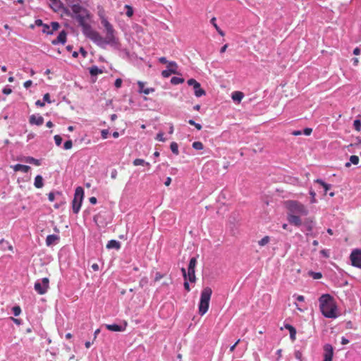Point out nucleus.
I'll return each instance as SVG.
<instances>
[{"instance_id": "nucleus-1", "label": "nucleus", "mask_w": 361, "mask_h": 361, "mask_svg": "<svg viewBox=\"0 0 361 361\" xmlns=\"http://www.w3.org/2000/svg\"><path fill=\"white\" fill-rule=\"evenodd\" d=\"M319 307L322 314L327 318H336V306L334 298L329 294L322 295L319 299Z\"/></svg>"}, {"instance_id": "nucleus-2", "label": "nucleus", "mask_w": 361, "mask_h": 361, "mask_svg": "<svg viewBox=\"0 0 361 361\" xmlns=\"http://www.w3.org/2000/svg\"><path fill=\"white\" fill-rule=\"evenodd\" d=\"M212 290L210 287L208 286L204 287L201 292L200 300L198 305L199 314L201 316L206 314L209 310V301L212 297Z\"/></svg>"}, {"instance_id": "nucleus-3", "label": "nucleus", "mask_w": 361, "mask_h": 361, "mask_svg": "<svg viewBox=\"0 0 361 361\" xmlns=\"http://www.w3.org/2000/svg\"><path fill=\"white\" fill-rule=\"evenodd\" d=\"M71 8L80 26L87 23V20L90 18V13L88 10L78 4H73Z\"/></svg>"}, {"instance_id": "nucleus-4", "label": "nucleus", "mask_w": 361, "mask_h": 361, "mask_svg": "<svg viewBox=\"0 0 361 361\" xmlns=\"http://www.w3.org/2000/svg\"><path fill=\"white\" fill-rule=\"evenodd\" d=\"M82 29L83 34L94 42L100 44L104 42V38L99 35V33L94 30H92L91 25L86 23L83 25H80Z\"/></svg>"}, {"instance_id": "nucleus-5", "label": "nucleus", "mask_w": 361, "mask_h": 361, "mask_svg": "<svg viewBox=\"0 0 361 361\" xmlns=\"http://www.w3.org/2000/svg\"><path fill=\"white\" fill-rule=\"evenodd\" d=\"M101 23L105 28L106 36L104 38L103 43H111L114 41V32L115 30L112 26V25L107 20L106 18L102 16L101 18Z\"/></svg>"}, {"instance_id": "nucleus-6", "label": "nucleus", "mask_w": 361, "mask_h": 361, "mask_svg": "<svg viewBox=\"0 0 361 361\" xmlns=\"http://www.w3.org/2000/svg\"><path fill=\"white\" fill-rule=\"evenodd\" d=\"M84 196V190L82 188L78 187L75 189V194H74V198L72 202V208L73 212L75 214H78V212L80 209V207L82 204V199Z\"/></svg>"}, {"instance_id": "nucleus-7", "label": "nucleus", "mask_w": 361, "mask_h": 361, "mask_svg": "<svg viewBox=\"0 0 361 361\" xmlns=\"http://www.w3.org/2000/svg\"><path fill=\"white\" fill-rule=\"evenodd\" d=\"M295 226L302 228L303 231L310 232L314 226V221L311 218L301 219L295 215ZM308 234V233H307Z\"/></svg>"}, {"instance_id": "nucleus-8", "label": "nucleus", "mask_w": 361, "mask_h": 361, "mask_svg": "<svg viewBox=\"0 0 361 361\" xmlns=\"http://www.w3.org/2000/svg\"><path fill=\"white\" fill-rule=\"evenodd\" d=\"M350 259L353 266L361 269V249L353 250Z\"/></svg>"}, {"instance_id": "nucleus-9", "label": "nucleus", "mask_w": 361, "mask_h": 361, "mask_svg": "<svg viewBox=\"0 0 361 361\" xmlns=\"http://www.w3.org/2000/svg\"><path fill=\"white\" fill-rule=\"evenodd\" d=\"M49 280L48 278H43L42 283L40 282H36L35 283V290L39 294L43 295L47 293L49 289Z\"/></svg>"}, {"instance_id": "nucleus-10", "label": "nucleus", "mask_w": 361, "mask_h": 361, "mask_svg": "<svg viewBox=\"0 0 361 361\" xmlns=\"http://www.w3.org/2000/svg\"><path fill=\"white\" fill-rule=\"evenodd\" d=\"M42 32L44 33H46L47 35H52L54 31H56L59 28L60 25L59 23L57 22H52L51 23V25L44 23V25H42Z\"/></svg>"}, {"instance_id": "nucleus-11", "label": "nucleus", "mask_w": 361, "mask_h": 361, "mask_svg": "<svg viewBox=\"0 0 361 361\" xmlns=\"http://www.w3.org/2000/svg\"><path fill=\"white\" fill-rule=\"evenodd\" d=\"M324 361H332L334 355L333 347L330 344H326L324 347Z\"/></svg>"}, {"instance_id": "nucleus-12", "label": "nucleus", "mask_w": 361, "mask_h": 361, "mask_svg": "<svg viewBox=\"0 0 361 361\" xmlns=\"http://www.w3.org/2000/svg\"><path fill=\"white\" fill-rule=\"evenodd\" d=\"M295 213L300 214V216H305L308 214V210L303 204L295 202Z\"/></svg>"}, {"instance_id": "nucleus-13", "label": "nucleus", "mask_w": 361, "mask_h": 361, "mask_svg": "<svg viewBox=\"0 0 361 361\" xmlns=\"http://www.w3.org/2000/svg\"><path fill=\"white\" fill-rule=\"evenodd\" d=\"M31 125L41 126L44 123V118L41 116L31 115L29 118Z\"/></svg>"}, {"instance_id": "nucleus-14", "label": "nucleus", "mask_w": 361, "mask_h": 361, "mask_svg": "<svg viewBox=\"0 0 361 361\" xmlns=\"http://www.w3.org/2000/svg\"><path fill=\"white\" fill-rule=\"evenodd\" d=\"M66 36H67L66 32L65 30H62L61 32H60L57 38L52 41V44H57L59 43L65 44V42H66Z\"/></svg>"}, {"instance_id": "nucleus-15", "label": "nucleus", "mask_w": 361, "mask_h": 361, "mask_svg": "<svg viewBox=\"0 0 361 361\" xmlns=\"http://www.w3.org/2000/svg\"><path fill=\"white\" fill-rule=\"evenodd\" d=\"M14 171H22L23 173H27L29 172V171L30 170V166H27V165H23V164H16V165H13V166H11Z\"/></svg>"}, {"instance_id": "nucleus-16", "label": "nucleus", "mask_w": 361, "mask_h": 361, "mask_svg": "<svg viewBox=\"0 0 361 361\" xmlns=\"http://www.w3.org/2000/svg\"><path fill=\"white\" fill-rule=\"evenodd\" d=\"M286 207L290 210V213L288 214V221L290 224L293 223V202L292 201H287L285 202Z\"/></svg>"}, {"instance_id": "nucleus-17", "label": "nucleus", "mask_w": 361, "mask_h": 361, "mask_svg": "<svg viewBox=\"0 0 361 361\" xmlns=\"http://www.w3.org/2000/svg\"><path fill=\"white\" fill-rule=\"evenodd\" d=\"M121 247V243L116 240H111L108 242L106 245V248L108 249H116L118 250Z\"/></svg>"}, {"instance_id": "nucleus-18", "label": "nucleus", "mask_w": 361, "mask_h": 361, "mask_svg": "<svg viewBox=\"0 0 361 361\" xmlns=\"http://www.w3.org/2000/svg\"><path fill=\"white\" fill-rule=\"evenodd\" d=\"M59 239V237L56 235H49L46 238V244L50 246L54 244Z\"/></svg>"}, {"instance_id": "nucleus-19", "label": "nucleus", "mask_w": 361, "mask_h": 361, "mask_svg": "<svg viewBox=\"0 0 361 361\" xmlns=\"http://www.w3.org/2000/svg\"><path fill=\"white\" fill-rule=\"evenodd\" d=\"M106 328L111 331H123L125 329V328H123L121 326H119L116 324H106Z\"/></svg>"}, {"instance_id": "nucleus-20", "label": "nucleus", "mask_w": 361, "mask_h": 361, "mask_svg": "<svg viewBox=\"0 0 361 361\" xmlns=\"http://www.w3.org/2000/svg\"><path fill=\"white\" fill-rule=\"evenodd\" d=\"M194 90H195V95L197 97H200L203 95H205V94H206L205 91L202 88H201L200 83H199L197 85V86L194 87Z\"/></svg>"}, {"instance_id": "nucleus-21", "label": "nucleus", "mask_w": 361, "mask_h": 361, "mask_svg": "<svg viewBox=\"0 0 361 361\" xmlns=\"http://www.w3.org/2000/svg\"><path fill=\"white\" fill-rule=\"evenodd\" d=\"M137 85L140 88V92L144 93L145 94H149V93L153 92L154 91V88H146V90H143L144 83L141 81H139L137 82Z\"/></svg>"}, {"instance_id": "nucleus-22", "label": "nucleus", "mask_w": 361, "mask_h": 361, "mask_svg": "<svg viewBox=\"0 0 361 361\" xmlns=\"http://www.w3.org/2000/svg\"><path fill=\"white\" fill-rule=\"evenodd\" d=\"M243 97H244L243 93L242 92H239V91H235V92H233L232 96H231L233 101H236L238 102H240L242 100Z\"/></svg>"}, {"instance_id": "nucleus-23", "label": "nucleus", "mask_w": 361, "mask_h": 361, "mask_svg": "<svg viewBox=\"0 0 361 361\" xmlns=\"http://www.w3.org/2000/svg\"><path fill=\"white\" fill-rule=\"evenodd\" d=\"M34 185L37 188H42L44 185L43 178L40 175H37L35 178Z\"/></svg>"}, {"instance_id": "nucleus-24", "label": "nucleus", "mask_w": 361, "mask_h": 361, "mask_svg": "<svg viewBox=\"0 0 361 361\" xmlns=\"http://www.w3.org/2000/svg\"><path fill=\"white\" fill-rule=\"evenodd\" d=\"M23 161L28 164H32L35 166H39L40 165V161L39 159H36L34 157H26L24 158Z\"/></svg>"}, {"instance_id": "nucleus-25", "label": "nucleus", "mask_w": 361, "mask_h": 361, "mask_svg": "<svg viewBox=\"0 0 361 361\" xmlns=\"http://www.w3.org/2000/svg\"><path fill=\"white\" fill-rule=\"evenodd\" d=\"M216 18H215V17H213V18L211 19L210 22H211V23L212 24V25L214 27V28L216 29V30L218 32V33H219L221 36L224 37V36L225 35V33H224V31H223V30H221V29L218 26V25L216 23Z\"/></svg>"}, {"instance_id": "nucleus-26", "label": "nucleus", "mask_w": 361, "mask_h": 361, "mask_svg": "<svg viewBox=\"0 0 361 361\" xmlns=\"http://www.w3.org/2000/svg\"><path fill=\"white\" fill-rule=\"evenodd\" d=\"M187 279L191 283L196 281L195 270H188Z\"/></svg>"}, {"instance_id": "nucleus-27", "label": "nucleus", "mask_w": 361, "mask_h": 361, "mask_svg": "<svg viewBox=\"0 0 361 361\" xmlns=\"http://www.w3.org/2000/svg\"><path fill=\"white\" fill-rule=\"evenodd\" d=\"M350 161L345 163V167H350L351 164L357 165L359 163V157L356 155H352L350 157Z\"/></svg>"}, {"instance_id": "nucleus-28", "label": "nucleus", "mask_w": 361, "mask_h": 361, "mask_svg": "<svg viewBox=\"0 0 361 361\" xmlns=\"http://www.w3.org/2000/svg\"><path fill=\"white\" fill-rule=\"evenodd\" d=\"M133 165L137 166H143V165H145L147 166H149L150 164L149 162H146L144 159H135L134 161H133Z\"/></svg>"}, {"instance_id": "nucleus-29", "label": "nucleus", "mask_w": 361, "mask_h": 361, "mask_svg": "<svg viewBox=\"0 0 361 361\" xmlns=\"http://www.w3.org/2000/svg\"><path fill=\"white\" fill-rule=\"evenodd\" d=\"M171 150L173 154L178 155L179 154L178 145L176 142H172L170 145Z\"/></svg>"}, {"instance_id": "nucleus-30", "label": "nucleus", "mask_w": 361, "mask_h": 361, "mask_svg": "<svg viewBox=\"0 0 361 361\" xmlns=\"http://www.w3.org/2000/svg\"><path fill=\"white\" fill-rule=\"evenodd\" d=\"M315 182L320 184L324 188L325 192L331 188V185L326 183L321 179H317Z\"/></svg>"}, {"instance_id": "nucleus-31", "label": "nucleus", "mask_w": 361, "mask_h": 361, "mask_svg": "<svg viewBox=\"0 0 361 361\" xmlns=\"http://www.w3.org/2000/svg\"><path fill=\"white\" fill-rule=\"evenodd\" d=\"M270 241V238L268 235L264 236L260 240L258 241V244L259 246L263 247L267 245Z\"/></svg>"}, {"instance_id": "nucleus-32", "label": "nucleus", "mask_w": 361, "mask_h": 361, "mask_svg": "<svg viewBox=\"0 0 361 361\" xmlns=\"http://www.w3.org/2000/svg\"><path fill=\"white\" fill-rule=\"evenodd\" d=\"M90 73L91 75L94 76L102 73V71L97 66H93L90 69Z\"/></svg>"}, {"instance_id": "nucleus-33", "label": "nucleus", "mask_w": 361, "mask_h": 361, "mask_svg": "<svg viewBox=\"0 0 361 361\" xmlns=\"http://www.w3.org/2000/svg\"><path fill=\"white\" fill-rule=\"evenodd\" d=\"M283 329H286L289 331L290 337L291 339H293V326L289 324H286L283 327H281V330H283Z\"/></svg>"}, {"instance_id": "nucleus-34", "label": "nucleus", "mask_w": 361, "mask_h": 361, "mask_svg": "<svg viewBox=\"0 0 361 361\" xmlns=\"http://www.w3.org/2000/svg\"><path fill=\"white\" fill-rule=\"evenodd\" d=\"M196 264L197 259L195 257H192L189 262L188 270H195Z\"/></svg>"}, {"instance_id": "nucleus-35", "label": "nucleus", "mask_w": 361, "mask_h": 361, "mask_svg": "<svg viewBox=\"0 0 361 361\" xmlns=\"http://www.w3.org/2000/svg\"><path fill=\"white\" fill-rule=\"evenodd\" d=\"M171 74H178V72H175L173 70H164L161 72V75L164 78H169Z\"/></svg>"}, {"instance_id": "nucleus-36", "label": "nucleus", "mask_w": 361, "mask_h": 361, "mask_svg": "<svg viewBox=\"0 0 361 361\" xmlns=\"http://www.w3.org/2000/svg\"><path fill=\"white\" fill-rule=\"evenodd\" d=\"M184 82V79L183 78H178V77H173L171 79V82L173 84V85H178V84H181Z\"/></svg>"}, {"instance_id": "nucleus-37", "label": "nucleus", "mask_w": 361, "mask_h": 361, "mask_svg": "<svg viewBox=\"0 0 361 361\" xmlns=\"http://www.w3.org/2000/svg\"><path fill=\"white\" fill-rule=\"evenodd\" d=\"M192 147L197 150H202L204 149V145L201 142L195 141L192 143Z\"/></svg>"}, {"instance_id": "nucleus-38", "label": "nucleus", "mask_w": 361, "mask_h": 361, "mask_svg": "<svg viewBox=\"0 0 361 361\" xmlns=\"http://www.w3.org/2000/svg\"><path fill=\"white\" fill-rule=\"evenodd\" d=\"M168 69L173 70L175 72L177 71L178 65L175 61H169L167 65Z\"/></svg>"}, {"instance_id": "nucleus-39", "label": "nucleus", "mask_w": 361, "mask_h": 361, "mask_svg": "<svg viewBox=\"0 0 361 361\" xmlns=\"http://www.w3.org/2000/svg\"><path fill=\"white\" fill-rule=\"evenodd\" d=\"M125 8L127 10L126 11V16L128 17H131L133 15V8L130 6H129V5H126Z\"/></svg>"}, {"instance_id": "nucleus-40", "label": "nucleus", "mask_w": 361, "mask_h": 361, "mask_svg": "<svg viewBox=\"0 0 361 361\" xmlns=\"http://www.w3.org/2000/svg\"><path fill=\"white\" fill-rule=\"evenodd\" d=\"M310 275L314 279H319L322 277V275L320 272H310Z\"/></svg>"}, {"instance_id": "nucleus-41", "label": "nucleus", "mask_w": 361, "mask_h": 361, "mask_svg": "<svg viewBox=\"0 0 361 361\" xmlns=\"http://www.w3.org/2000/svg\"><path fill=\"white\" fill-rule=\"evenodd\" d=\"M188 123L191 126H194L198 130H200L202 128L200 123H195L192 119H190Z\"/></svg>"}, {"instance_id": "nucleus-42", "label": "nucleus", "mask_w": 361, "mask_h": 361, "mask_svg": "<svg viewBox=\"0 0 361 361\" xmlns=\"http://www.w3.org/2000/svg\"><path fill=\"white\" fill-rule=\"evenodd\" d=\"M72 147H73V142H72V141H71V140H67V141H66V142H64L63 148H64L65 149H66V150H67V149H71V148H72Z\"/></svg>"}, {"instance_id": "nucleus-43", "label": "nucleus", "mask_w": 361, "mask_h": 361, "mask_svg": "<svg viewBox=\"0 0 361 361\" xmlns=\"http://www.w3.org/2000/svg\"><path fill=\"white\" fill-rule=\"evenodd\" d=\"M353 126L355 129L357 131H360L361 129V122L360 120H355L353 123Z\"/></svg>"}, {"instance_id": "nucleus-44", "label": "nucleus", "mask_w": 361, "mask_h": 361, "mask_svg": "<svg viewBox=\"0 0 361 361\" xmlns=\"http://www.w3.org/2000/svg\"><path fill=\"white\" fill-rule=\"evenodd\" d=\"M200 82H198L196 80L193 79V78H191V79H189L188 80V85L190 86H192L193 87L195 86H197V85L199 84Z\"/></svg>"}, {"instance_id": "nucleus-45", "label": "nucleus", "mask_w": 361, "mask_h": 361, "mask_svg": "<svg viewBox=\"0 0 361 361\" xmlns=\"http://www.w3.org/2000/svg\"><path fill=\"white\" fill-rule=\"evenodd\" d=\"M15 316H18L21 312V309L19 306H15L12 309Z\"/></svg>"}, {"instance_id": "nucleus-46", "label": "nucleus", "mask_w": 361, "mask_h": 361, "mask_svg": "<svg viewBox=\"0 0 361 361\" xmlns=\"http://www.w3.org/2000/svg\"><path fill=\"white\" fill-rule=\"evenodd\" d=\"M54 140H55V143L57 146H60L61 145V142H62V137L59 135H56L54 136Z\"/></svg>"}, {"instance_id": "nucleus-47", "label": "nucleus", "mask_w": 361, "mask_h": 361, "mask_svg": "<svg viewBox=\"0 0 361 361\" xmlns=\"http://www.w3.org/2000/svg\"><path fill=\"white\" fill-rule=\"evenodd\" d=\"M156 140L160 142H164L165 138L164 137V133L162 132L159 133L157 135Z\"/></svg>"}, {"instance_id": "nucleus-48", "label": "nucleus", "mask_w": 361, "mask_h": 361, "mask_svg": "<svg viewBox=\"0 0 361 361\" xmlns=\"http://www.w3.org/2000/svg\"><path fill=\"white\" fill-rule=\"evenodd\" d=\"M310 195H311V201H310V202L312 203V204L315 203L316 202V198H315L316 193H315V192L311 190L310 191Z\"/></svg>"}, {"instance_id": "nucleus-49", "label": "nucleus", "mask_w": 361, "mask_h": 361, "mask_svg": "<svg viewBox=\"0 0 361 361\" xmlns=\"http://www.w3.org/2000/svg\"><path fill=\"white\" fill-rule=\"evenodd\" d=\"M122 85V80L121 78H117L115 80L114 85L116 88H120Z\"/></svg>"}, {"instance_id": "nucleus-50", "label": "nucleus", "mask_w": 361, "mask_h": 361, "mask_svg": "<svg viewBox=\"0 0 361 361\" xmlns=\"http://www.w3.org/2000/svg\"><path fill=\"white\" fill-rule=\"evenodd\" d=\"M164 277V274H161L160 272H157L156 276L154 278L155 281H159Z\"/></svg>"}, {"instance_id": "nucleus-51", "label": "nucleus", "mask_w": 361, "mask_h": 361, "mask_svg": "<svg viewBox=\"0 0 361 361\" xmlns=\"http://www.w3.org/2000/svg\"><path fill=\"white\" fill-rule=\"evenodd\" d=\"M240 342V339H238L237 341L230 347V352L231 353H233L235 348V347L237 346V345Z\"/></svg>"}, {"instance_id": "nucleus-52", "label": "nucleus", "mask_w": 361, "mask_h": 361, "mask_svg": "<svg viewBox=\"0 0 361 361\" xmlns=\"http://www.w3.org/2000/svg\"><path fill=\"white\" fill-rule=\"evenodd\" d=\"M312 132V129L310 128H306L304 129L303 134L305 135H310Z\"/></svg>"}, {"instance_id": "nucleus-53", "label": "nucleus", "mask_w": 361, "mask_h": 361, "mask_svg": "<svg viewBox=\"0 0 361 361\" xmlns=\"http://www.w3.org/2000/svg\"><path fill=\"white\" fill-rule=\"evenodd\" d=\"M43 99L44 102H47V103H51V100H50V95L49 93H46L44 97H43Z\"/></svg>"}, {"instance_id": "nucleus-54", "label": "nucleus", "mask_w": 361, "mask_h": 361, "mask_svg": "<svg viewBox=\"0 0 361 361\" xmlns=\"http://www.w3.org/2000/svg\"><path fill=\"white\" fill-rule=\"evenodd\" d=\"M109 130H102V137L103 139H106L108 137Z\"/></svg>"}, {"instance_id": "nucleus-55", "label": "nucleus", "mask_w": 361, "mask_h": 361, "mask_svg": "<svg viewBox=\"0 0 361 361\" xmlns=\"http://www.w3.org/2000/svg\"><path fill=\"white\" fill-rule=\"evenodd\" d=\"M159 61L161 63H163V64H166V63H167V64H168V63L169 62V61H167L166 58V57H164V56H163V57H160V58L159 59Z\"/></svg>"}, {"instance_id": "nucleus-56", "label": "nucleus", "mask_w": 361, "mask_h": 361, "mask_svg": "<svg viewBox=\"0 0 361 361\" xmlns=\"http://www.w3.org/2000/svg\"><path fill=\"white\" fill-rule=\"evenodd\" d=\"M183 285H184V288H185V289L188 292L190 291V285H189L188 282L187 281V280H185V282H184V284H183Z\"/></svg>"}, {"instance_id": "nucleus-57", "label": "nucleus", "mask_w": 361, "mask_h": 361, "mask_svg": "<svg viewBox=\"0 0 361 361\" xmlns=\"http://www.w3.org/2000/svg\"><path fill=\"white\" fill-rule=\"evenodd\" d=\"M32 80H27V81H25V82H24V85H24V87H25V88H28V87H30L32 85Z\"/></svg>"}, {"instance_id": "nucleus-58", "label": "nucleus", "mask_w": 361, "mask_h": 361, "mask_svg": "<svg viewBox=\"0 0 361 361\" xmlns=\"http://www.w3.org/2000/svg\"><path fill=\"white\" fill-rule=\"evenodd\" d=\"M35 104L37 106H40V107H43L44 106L45 104L44 102H42L41 100H37L36 102H35Z\"/></svg>"}, {"instance_id": "nucleus-59", "label": "nucleus", "mask_w": 361, "mask_h": 361, "mask_svg": "<svg viewBox=\"0 0 361 361\" xmlns=\"http://www.w3.org/2000/svg\"><path fill=\"white\" fill-rule=\"evenodd\" d=\"M48 199L50 202H53L54 200V194L53 192H49L48 194Z\"/></svg>"}, {"instance_id": "nucleus-60", "label": "nucleus", "mask_w": 361, "mask_h": 361, "mask_svg": "<svg viewBox=\"0 0 361 361\" xmlns=\"http://www.w3.org/2000/svg\"><path fill=\"white\" fill-rule=\"evenodd\" d=\"M117 177V171L116 169L113 170L111 174V178L112 179H116Z\"/></svg>"}, {"instance_id": "nucleus-61", "label": "nucleus", "mask_w": 361, "mask_h": 361, "mask_svg": "<svg viewBox=\"0 0 361 361\" xmlns=\"http://www.w3.org/2000/svg\"><path fill=\"white\" fill-rule=\"evenodd\" d=\"M35 23V25L37 26H42V25H44V23H43V22H42V20L41 19L36 20Z\"/></svg>"}, {"instance_id": "nucleus-62", "label": "nucleus", "mask_w": 361, "mask_h": 361, "mask_svg": "<svg viewBox=\"0 0 361 361\" xmlns=\"http://www.w3.org/2000/svg\"><path fill=\"white\" fill-rule=\"evenodd\" d=\"M12 92V90L11 88H4L3 90V93L5 94H9Z\"/></svg>"}, {"instance_id": "nucleus-63", "label": "nucleus", "mask_w": 361, "mask_h": 361, "mask_svg": "<svg viewBox=\"0 0 361 361\" xmlns=\"http://www.w3.org/2000/svg\"><path fill=\"white\" fill-rule=\"evenodd\" d=\"M171 183V178L170 177H168V178H166V179L164 182V185L166 186H169Z\"/></svg>"}, {"instance_id": "nucleus-64", "label": "nucleus", "mask_w": 361, "mask_h": 361, "mask_svg": "<svg viewBox=\"0 0 361 361\" xmlns=\"http://www.w3.org/2000/svg\"><path fill=\"white\" fill-rule=\"evenodd\" d=\"M89 200L92 204H95L97 201V198L95 197H91Z\"/></svg>"}]
</instances>
